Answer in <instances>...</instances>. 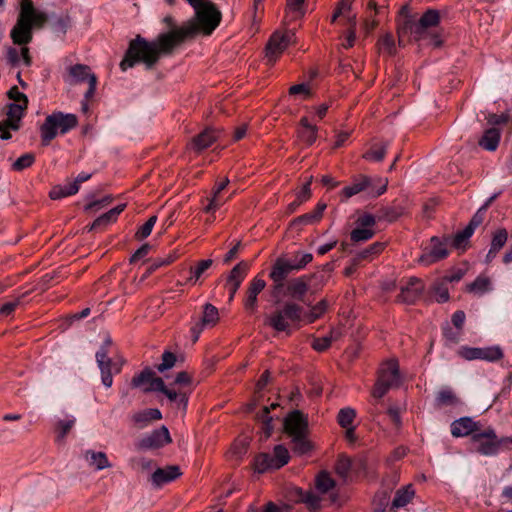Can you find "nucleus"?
Segmentation results:
<instances>
[{
	"label": "nucleus",
	"mask_w": 512,
	"mask_h": 512,
	"mask_svg": "<svg viewBox=\"0 0 512 512\" xmlns=\"http://www.w3.org/2000/svg\"><path fill=\"white\" fill-rule=\"evenodd\" d=\"M178 40L172 29L160 34L156 40L147 41L141 35H137L129 43L124 58L120 62L121 70L131 68L137 62H143L147 69H151L159 61L161 55H170L179 46Z\"/></svg>",
	"instance_id": "obj_1"
},
{
	"label": "nucleus",
	"mask_w": 512,
	"mask_h": 512,
	"mask_svg": "<svg viewBox=\"0 0 512 512\" xmlns=\"http://www.w3.org/2000/svg\"><path fill=\"white\" fill-rule=\"evenodd\" d=\"M222 19L221 12L211 1H206L195 10V18L179 28L172 29L178 43L181 45L197 34L208 36L217 28Z\"/></svg>",
	"instance_id": "obj_2"
},
{
	"label": "nucleus",
	"mask_w": 512,
	"mask_h": 512,
	"mask_svg": "<svg viewBox=\"0 0 512 512\" xmlns=\"http://www.w3.org/2000/svg\"><path fill=\"white\" fill-rule=\"evenodd\" d=\"M283 431L291 438L294 453L304 455L313 449V445L308 439V418L300 410H293L286 415Z\"/></svg>",
	"instance_id": "obj_3"
},
{
	"label": "nucleus",
	"mask_w": 512,
	"mask_h": 512,
	"mask_svg": "<svg viewBox=\"0 0 512 512\" xmlns=\"http://www.w3.org/2000/svg\"><path fill=\"white\" fill-rule=\"evenodd\" d=\"M304 319V308L293 301L285 302L280 308L265 318V325L277 332L290 334L293 328H299Z\"/></svg>",
	"instance_id": "obj_4"
},
{
	"label": "nucleus",
	"mask_w": 512,
	"mask_h": 512,
	"mask_svg": "<svg viewBox=\"0 0 512 512\" xmlns=\"http://www.w3.org/2000/svg\"><path fill=\"white\" fill-rule=\"evenodd\" d=\"M402 383L399 362L396 358L383 361L377 371V379L371 390L375 400L382 399L390 389L398 388Z\"/></svg>",
	"instance_id": "obj_5"
},
{
	"label": "nucleus",
	"mask_w": 512,
	"mask_h": 512,
	"mask_svg": "<svg viewBox=\"0 0 512 512\" xmlns=\"http://www.w3.org/2000/svg\"><path fill=\"white\" fill-rule=\"evenodd\" d=\"M78 125V119L74 114L53 112L48 115L40 127L41 143L48 146L57 136L58 132L65 134Z\"/></svg>",
	"instance_id": "obj_6"
},
{
	"label": "nucleus",
	"mask_w": 512,
	"mask_h": 512,
	"mask_svg": "<svg viewBox=\"0 0 512 512\" xmlns=\"http://www.w3.org/2000/svg\"><path fill=\"white\" fill-rule=\"evenodd\" d=\"M327 282L324 274H312L310 276L297 277L289 281L287 285V294L296 300L304 301V297L310 288L313 292L322 290Z\"/></svg>",
	"instance_id": "obj_7"
},
{
	"label": "nucleus",
	"mask_w": 512,
	"mask_h": 512,
	"mask_svg": "<svg viewBox=\"0 0 512 512\" xmlns=\"http://www.w3.org/2000/svg\"><path fill=\"white\" fill-rule=\"evenodd\" d=\"M112 345V340L107 338L100 350L96 353L97 364L101 371L102 383L107 387H111L113 383V373H119L121 371L123 360L119 362H113L109 357L108 348Z\"/></svg>",
	"instance_id": "obj_8"
},
{
	"label": "nucleus",
	"mask_w": 512,
	"mask_h": 512,
	"mask_svg": "<svg viewBox=\"0 0 512 512\" xmlns=\"http://www.w3.org/2000/svg\"><path fill=\"white\" fill-rule=\"evenodd\" d=\"M471 440L477 444V452L482 455H494L499 451L503 443H512V438L499 439L495 430L491 427L473 434Z\"/></svg>",
	"instance_id": "obj_9"
},
{
	"label": "nucleus",
	"mask_w": 512,
	"mask_h": 512,
	"mask_svg": "<svg viewBox=\"0 0 512 512\" xmlns=\"http://www.w3.org/2000/svg\"><path fill=\"white\" fill-rule=\"evenodd\" d=\"M431 29L421 26L412 16H406L397 24V36L399 46H405V37L409 35L415 42L428 39Z\"/></svg>",
	"instance_id": "obj_10"
},
{
	"label": "nucleus",
	"mask_w": 512,
	"mask_h": 512,
	"mask_svg": "<svg viewBox=\"0 0 512 512\" xmlns=\"http://www.w3.org/2000/svg\"><path fill=\"white\" fill-rule=\"evenodd\" d=\"M68 78L67 82L70 84L81 83L84 81H88L89 88L85 93V98L88 100L92 98L96 91L97 86V77L94 73L91 72V69L88 65L85 64H75L69 66L67 68Z\"/></svg>",
	"instance_id": "obj_11"
},
{
	"label": "nucleus",
	"mask_w": 512,
	"mask_h": 512,
	"mask_svg": "<svg viewBox=\"0 0 512 512\" xmlns=\"http://www.w3.org/2000/svg\"><path fill=\"white\" fill-rule=\"evenodd\" d=\"M294 34L286 31V32H274L269 38L266 48H265V56L270 63H275L276 60L281 56V54L287 49L290 45Z\"/></svg>",
	"instance_id": "obj_12"
},
{
	"label": "nucleus",
	"mask_w": 512,
	"mask_h": 512,
	"mask_svg": "<svg viewBox=\"0 0 512 512\" xmlns=\"http://www.w3.org/2000/svg\"><path fill=\"white\" fill-rule=\"evenodd\" d=\"M387 189V180L376 190L372 189V179L366 175H358L353 182L342 189V195L348 199L362 191H368L373 197L382 195Z\"/></svg>",
	"instance_id": "obj_13"
},
{
	"label": "nucleus",
	"mask_w": 512,
	"mask_h": 512,
	"mask_svg": "<svg viewBox=\"0 0 512 512\" xmlns=\"http://www.w3.org/2000/svg\"><path fill=\"white\" fill-rule=\"evenodd\" d=\"M459 355L465 360H486L490 362L498 361L503 358L502 350L497 347H461L458 351Z\"/></svg>",
	"instance_id": "obj_14"
},
{
	"label": "nucleus",
	"mask_w": 512,
	"mask_h": 512,
	"mask_svg": "<svg viewBox=\"0 0 512 512\" xmlns=\"http://www.w3.org/2000/svg\"><path fill=\"white\" fill-rule=\"evenodd\" d=\"M448 241V237L443 239H440L436 236L432 237L430 240L431 249L429 252H425L419 257V263L430 265L446 258L449 254L447 249Z\"/></svg>",
	"instance_id": "obj_15"
},
{
	"label": "nucleus",
	"mask_w": 512,
	"mask_h": 512,
	"mask_svg": "<svg viewBox=\"0 0 512 512\" xmlns=\"http://www.w3.org/2000/svg\"><path fill=\"white\" fill-rule=\"evenodd\" d=\"M172 442L169 430L166 426H161L154 430L151 434L142 438L137 447L142 450L159 449Z\"/></svg>",
	"instance_id": "obj_16"
},
{
	"label": "nucleus",
	"mask_w": 512,
	"mask_h": 512,
	"mask_svg": "<svg viewBox=\"0 0 512 512\" xmlns=\"http://www.w3.org/2000/svg\"><path fill=\"white\" fill-rule=\"evenodd\" d=\"M424 291L423 282L417 277H411L405 286L401 287V291L397 296V302L403 304H414Z\"/></svg>",
	"instance_id": "obj_17"
},
{
	"label": "nucleus",
	"mask_w": 512,
	"mask_h": 512,
	"mask_svg": "<svg viewBox=\"0 0 512 512\" xmlns=\"http://www.w3.org/2000/svg\"><path fill=\"white\" fill-rule=\"evenodd\" d=\"M292 271H294L292 262L281 257L276 259L269 274L276 289L283 287L284 280Z\"/></svg>",
	"instance_id": "obj_18"
},
{
	"label": "nucleus",
	"mask_w": 512,
	"mask_h": 512,
	"mask_svg": "<svg viewBox=\"0 0 512 512\" xmlns=\"http://www.w3.org/2000/svg\"><path fill=\"white\" fill-rule=\"evenodd\" d=\"M481 431V424L470 417H462L451 424V434L454 437H465Z\"/></svg>",
	"instance_id": "obj_19"
},
{
	"label": "nucleus",
	"mask_w": 512,
	"mask_h": 512,
	"mask_svg": "<svg viewBox=\"0 0 512 512\" xmlns=\"http://www.w3.org/2000/svg\"><path fill=\"white\" fill-rule=\"evenodd\" d=\"M182 475L178 465H169L164 468L156 469L152 476V482L156 487H161L163 484L176 480Z\"/></svg>",
	"instance_id": "obj_20"
},
{
	"label": "nucleus",
	"mask_w": 512,
	"mask_h": 512,
	"mask_svg": "<svg viewBox=\"0 0 512 512\" xmlns=\"http://www.w3.org/2000/svg\"><path fill=\"white\" fill-rule=\"evenodd\" d=\"M326 207V203L319 202L312 212L294 218L290 223V227H297L299 230H301L302 226L304 225H312L318 223L322 219Z\"/></svg>",
	"instance_id": "obj_21"
},
{
	"label": "nucleus",
	"mask_w": 512,
	"mask_h": 512,
	"mask_svg": "<svg viewBox=\"0 0 512 512\" xmlns=\"http://www.w3.org/2000/svg\"><path fill=\"white\" fill-rule=\"evenodd\" d=\"M220 131L213 128H206L200 134L193 137L191 147L200 152L210 147L220 136Z\"/></svg>",
	"instance_id": "obj_22"
},
{
	"label": "nucleus",
	"mask_w": 512,
	"mask_h": 512,
	"mask_svg": "<svg viewBox=\"0 0 512 512\" xmlns=\"http://www.w3.org/2000/svg\"><path fill=\"white\" fill-rule=\"evenodd\" d=\"M31 23L29 21L17 20L16 25L11 31V38L15 44L25 45L32 39Z\"/></svg>",
	"instance_id": "obj_23"
},
{
	"label": "nucleus",
	"mask_w": 512,
	"mask_h": 512,
	"mask_svg": "<svg viewBox=\"0 0 512 512\" xmlns=\"http://www.w3.org/2000/svg\"><path fill=\"white\" fill-rule=\"evenodd\" d=\"M266 282L258 277H255L247 290V297L244 302V307L247 310L254 311L257 307V296L265 288Z\"/></svg>",
	"instance_id": "obj_24"
},
{
	"label": "nucleus",
	"mask_w": 512,
	"mask_h": 512,
	"mask_svg": "<svg viewBox=\"0 0 512 512\" xmlns=\"http://www.w3.org/2000/svg\"><path fill=\"white\" fill-rule=\"evenodd\" d=\"M318 129L315 125L309 123L307 117H302L297 130L298 138L307 145H312L317 139Z\"/></svg>",
	"instance_id": "obj_25"
},
{
	"label": "nucleus",
	"mask_w": 512,
	"mask_h": 512,
	"mask_svg": "<svg viewBox=\"0 0 512 512\" xmlns=\"http://www.w3.org/2000/svg\"><path fill=\"white\" fill-rule=\"evenodd\" d=\"M125 204H120L108 212L102 214L98 218L94 220V222L89 227V231L98 229V228H104L107 225L115 222L117 220L118 215L125 209Z\"/></svg>",
	"instance_id": "obj_26"
},
{
	"label": "nucleus",
	"mask_w": 512,
	"mask_h": 512,
	"mask_svg": "<svg viewBox=\"0 0 512 512\" xmlns=\"http://www.w3.org/2000/svg\"><path fill=\"white\" fill-rule=\"evenodd\" d=\"M501 138V132L498 128L487 129L479 139L478 144L485 150L494 151L497 149Z\"/></svg>",
	"instance_id": "obj_27"
},
{
	"label": "nucleus",
	"mask_w": 512,
	"mask_h": 512,
	"mask_svg": "<svg viewBox=\"0 0 512 512\" xmlns=\"http://www.w3.org/2000/svg\"><path fill=\"white\" fill-rule=\"evenodd\" d=\"M85 459L89 462V465L94 467L96 470H103L111 467V463L104 452L87 450L85 452Z\"/></svg>",
	"instance_id": "obj_28"
},
{
	"label": "nucleus",
	"mask_w": 512,
	"mask_h": 512,
	"mask_svg": "<svg viewBox=\"0 0 512 512\" xmlns=\"http://www.w3.org/2000/svg\"><path fill=\"white\" fill-rule=\"evenodd\" d=\"M228 184V178H224L220 183L216 184L212 191V197L209 200V204L204 209L206 213L216 211L223 204L219 195L227 187Z\"/></svg>",
	"instance_id": "obj_29"
},
{
	"label": "nucleus",
	"mask_w": 512,
	"mask_h": 512,
	"mask_svg": "<svg viewBox=\"0 0 512 512\" xmlns=\"http://www.w3.org/2000/svg\"><path fill=\"white\" fill-rule=\"evenodd\" d=\"M491 289V280L486 275H479L473 282L466 286L469 293L482 295Z\"/></svg>",
	"instance_id": "obj_30"
},
{
	"label": "nucleus",
	"mask_w": 512,
	"mask_h": 512,
	"mask_svg": "<svg viewBox=\"0 0 512 512\" xmlns=\"http://www.w3.org/2000/svg\"><path fill=\"white\" fill-rule=\"evenodd\" d=\"M328 303L326 299H322L317 304L310 307L309 312L304 311V319L303 322L311 324L314 323L317 319L321 318L324 313L327 311Z\"/></svg>",
	"instance_id": "obj_31"
},
{
	"label": "nucleus",
	"mask_w": 512,
	"mask_h": 512,
	"mask_svg": "<svg viewBox=\"0 0 512 512\" xmlns=\"http://www.w3.org/2000/svg\"><path fill=\"white\" fill-rule=\"evenodd\" d=\"M335 485V480L326 471H321L315 478V488L321 494L328 493Z\"/></svg>",
	"instance_id": "obj_32"
},
{
	"label": "nucleus",
	"mask_w": 512,
	"mask_h": 512,
	"mask_svg": "<svg viewBox=\"0 0 512 512\" xmlns=\"http://www.w3.org/2000/svg\"><path fill=\"white\" fill-rule=\"evenodd\" d=\"M414 494L415 492L411 484L397 490L392 501V508L404 507L412 500Z\"/></svg>",
	"instance_id": "obj_33"
},
{
	"label": "nucleus",
	"mask_w": 512,
	"mask_h": 512,
	"mask_svg": "<svg viewBox=\"0 0 512 512\" xmlns=\"http://www.w3.org/2000/svg\"><path fill=\"white\" fill-rule=\"evenodd\" d=\"M377 49L379 53H384L393 56L396 53L395 40L391 33H386L381 36L377 41Z\"/></svg>",
	"instance_id": "obj_34"
},
{
	"label": "nucleus",
	"mask_w": 512,
	"mask_h": 512,
	"mask_svg": "<svg viewBox=\"0 0 512 512\" xmlns=\"http://www.w3.org/2000/svg\"><path fill=\"white\" fill-rule=\"evenodd\" d=\"M78 191H79V186H77L76 184L70 183L66 186L56 185L50 190L49 197L52 200H58V199H61V198L67 197V196L74 195Z\"/></svg>",
	"instance_id": "obj_35"
},
{
	"label": "nucleus",
	"mask_w": 512,
	"mask_h": 512,
	"mask_svg": "<svg viewBox=\"0 0 512 512\" xmlns=\"http://www.w3.org/2000/svg\"><path fill=\"white\" fill-rule=\"evenodd\" d=\"M162 419V413L159 409L150 408L146 409L142 412H138L133 415V421L137 424L146 425L150 421L160 420Z\"/></svg>",
	"instance_id": "obj_36"
},
{
	"label": "nucleus",
	"mask_w": 512,
	"mask_h": 512,
	"mask_svg": "<svg viewBox=\"0 0 512 512\" xmlns=\"http://www.w3.org/2000/svg\"><path fill=\"white\" fill-rule=\"evenodd\" d=\"M154 375H155V372L151 368L146 367L139 374L135 375L132 378L131 387L132 388H141L143 390L144 387L150 385Z\"/></svg>",
	"instance_id": "obj_37"
},
{
	"label": "nucleus",
	"mask_w": 512,
	"mask_h": 512,
	"mask_svg": "<svg viewBox=\"0 0 512 512\" xmlns=\"http://www.w3.org/2000/svg\"><path fill=\"white\" fill-rule=\"evenodd\" d=\"M387 150V143H376L363 154V158L370 161L380 162L384 159Z\"/></svg>",
	"instance_id": "obj_38"
},
{
	"label": "nucleus",
	"mask_w": 512,
	"mask_h": 512,
	"mask_svg": "<svg viewBox=\"0 0 512 512\" xmlns=\"http://www.w3.org/2000/svg\"><path fill=\"white\" fill-rule=\"evenodd\" d=\"M273 462H274V468L280 469L281 467L285 466L289 460L290 455L288 449L283 445H276L273 449Z\"/></svg>",
	"instance_id": "obj_39"
},
{
	"label": "nucleus",
	"mask_w": 512,
	"mask_h": 512,
	"mask_svg": "<svg viewBox=\"0 0 512 512\" xmlns=\"http://www.w3.org/2000/svg\"><path fill=\"white\" fill-rule=\"evenodd\" d=\"M248 268H249V265L247 262H244V261L239 262L231 270L230 275L228 276L227 282L228 283H237L238 285H241L242 281L244 280V278L247 274Z\"/></svg>",
	"instance_id": "obj_40"
},
{
	"label": "nucleus",
	"mask_w": 512,
	"mask_h": 512,
	"mask_svg": "<svg viewBox=\"0 0 512 512\" xmlns=\"http://www.w3.org/2000/svg\"><path fill=\"white\" fill-rule=\"evenodd\" d=\"M274 465L272 455L270 454L261 453L255 457L254 468L258 473H264L270 469H275Z\"/></svg>",
	"instance_id": "obj_41"
},
{
	"label": "nucleus",
	"mask_w": 512,
	"mask_h": 512,
	"mask_svg": "<svg viewBox=\"0 0 512 512\" xmlns=\"http://www.w3.org/2000/svg\"><path fill=\"white\" fill-rule=\"evenodd\" d=\"M385 248V243L375 242L369 247L363 249L356 255V261L372 259L374 256L379 255Z\"/></svg>",
	"instance_id": "obj_42"
},
{
	"label": "nucleus",
	"mask_w": 512,
	"mask_h": 512,
	"mask_svg": "<svg viewBox=\"0 0 512 512\" xmlns=\"http://www.w3.org/2000/svg\"><path fill=\"white\" fill-rule=\"evenodd\" d=\"M421 26H425L427 28H434L440 23V14L438 10L428 9L426 12L418 20Z\"/></svg>",
	"instance_id": "obj_43"
},
{
	"label": "nucleus",
	"mask_w": 512,
	"mask_h": 512,
	"mask_svg": "<svg viewBox=\"0 0 512 512\" xmlns=\"http://www.w3.org/2000/svg\"><path fill=\"white\" fill-rule=\"evenodd\" d=\"M300 500L305 503L309 509L316 511L320 508L321 498L313 491L299 490Z\"/></svg>",
	"instance_id": "obj_44"
},
{
	"label": "nucleus",
	"mask_w": 512,
	"mask_h": 512,
	"mask_svg": "<svg viewBox=\"0 0 512 512\" xmlns=\"http://www.w3.org/2000/svg\"><path fill=\"white\" fill-rule=\"evenodd\" d=\"M75 419L60 420L55 425L56 441L64 443L66 435L74 426Z\"/></svg>",
	"instance_id": "obj_45"
},
{
	"label": "nucleus",
	"mask_w": 512,
	"mask_h": 512,
	"mask_svg": "<svg viewBox=\"0 0 512 512\" xmlns=\"http://www.w3.org/2000/svg\"><path fill=\"white\" fill-rule=\"evenodd\" d=\"M219 320L218 310L210 303L205 304L201 321L206 326H214Z\"/></svg>",
	"instance_id": "obj_46"
},
{
	"label": "nucleus",
	"mask_w": 512,
	"mask_h": 512,
	"mask_svg": "<svg viewBox=\"0 0 512 512\" xmlns=\"http://www.w3.org/2000/svg\"><path fill=\"white\" fill-rule=\"evenodd\" d=\"M458 402L455 393L450 389L441 390L436 397V405L438 407L452 406Z\"/></svg>",
	"instance_id": "obj_47"
},
{
	"label": "nucleus",
	"mask_w": 512,
	"mask_h": 512,
	"mask_svg": "<svg viewBox=\"0 0 512 512\" xmlns=\"http://www.w3.org/2000/svg\"><path fill=\"white\" fill-rule=\"evenodd\" d=\"M472 235L473 232L470 231V228L465 227L462 231L455 234L452 239V246L455 249H465Z\"/></svg>",
	"instance_id": "obj_48"
},
{
	"label": "nucleus",
	"mask_w": 512,
	"mask_h": 512,
	"mask_svg": "<svg viewBox=\"0 0 512 512\" xmlns=\"http://www.w3.org/2000/svg\"><path fill=\"white\" fill-rule=\"evenodd\" d=\"M212 263L211 259L199 261L195 267L190 268L191 276L188 281L196 283L201 275L212 266Z\"/></svg>",
	"instance_id": "obj_49"
},
{
	"label": "nucleus",
	"mask_w": 512,
	"mask_h": 512,
	"mask_svg": "<svg viewBox=\"0 0 512 512\" xmlns=\"http://www.w3.org/2000/svg\"><path fill=\"white\" fill-rule=\"evenodd\" d=\"M175 259H176V257L172 254H170L164 258L154 259L150 263V265L147 267V269L143 275V278L149 277L153 272H155L158 268H160L162 266L170 265L172 262L175 261Z\"/></svg>",
	"instance_id": "obj_50"
},
{
	"label": "nucleus",
	"mask_w": 512,
	"mask_h": 512,
	"mask_svg": "<svg viewBox=\"0 0 512 512\" xmlns=\"http://www.w3.org/2000/svg\"><path fill=\"white\" fill-rule=\"evenodd\" d=\"M356 417V412L352 408H343L337 415V422L342 428L353 426V421Z\"/></svg>",
	"instance_id": "obj_51"
},
{
	"label": "nucleus",
	"mask_w": 512,
	"mask_h": 512,
	"mask_svg": "<svg viewBox=\"0 0 512 512\" xmlns=\"http://www.w3.org/2000/svg\"><path fill=\"white\" fill-rule=\"evenodd\" d=\"M375 234V231L370 228L357 227L350 233L351 241L353 242H364L371 239Z\"/></svg>",
	"instance_id": "obj_52"
},
{
	"label": "nucleus",
	"mask_w": 512,
	"mask_h": 512,
	"mask_svg": "<svg viewBox=\"0 0 512 512\" xmlns=\"http://www.w3.org/2000/svg\"><path fill=\"white\" fill-rule=\"evenodd\" d=\"M163 394L170 401H178L179 405L182 406L183 411L186 410L187 404H188V396H187L186 392L175 391V390L166 388V390L163 392Z\"/></svg>",
	"instance_id": "obj_53"
},
{
	"label": "nucleus",
	"mask_w": 512,
	"mask_h": 512,
	"mask_svg": "<svg viewBox=\"0 0 512 512\" xmlns=\"http://www.w3.org/2000/svg\"><path fill=\"white\" fill-rule=\"evenodd\" d=\"M350 469H351V459L345 455H340L335 464L336 473L339 476L346 478L350 472Z\"/></svg>",
	"instance_id": "obj_54"
},
{
	"label": "nucleus",
	"mask_w": 512,
	"mask_h": 512,
	"mask_svg": "<svg viewBox=\"0 0 512 512\" xmlns=\"http://www.w3.org/2000/svg\"><path fill=\"white\" fill-rule=\"evenodd\" d=\"M35 162V155L33 153H26L20 156L13 164L12 169L14 171H22L29 168Z\"/></svg>",
	"instance_id": "obj_55"
},
{
	"label": "nucleus",
	"mask_w": 512,
	"mask_h": 512,
	"mask_svg": "<svg viewBox=\"0 0 512 512\" xmlns=\"http://www.w3.org/2000/svg\"><path fill=\"white\" fill-rule=\"evenodd\" d=\"M508 239V233L506 229H498L494 232L492 240H491V246L497 251H500L504 245L506 244Z\"/></svg>",
	"instance_id": "obj_56"
},
{
	"label": "nucleus",
	"mask_w": 512,
	"mask_h": 512,
	"mask_svg": "<svg viewBox=\"0 0 512 512\" xmlns=\"http://www.w3.org/2000/svg\"><path fill=\"white\" fill-rule=\"evenodd\" d=\"M445 281L438 282L433 287L434 297L437 302L445 303L449 300V290Z\"/></svg>",
	"instance_id": "obj_57"
},
{
	"label": "nucleus",
	"mask_w": 512,
	"mask_h": 512,
	"mask_svg": "<svg viewBox=\"0 0 512 512\" xmlns=\"http://www.w3.org/2000/svg\"><path fill=\"white\" fill-rule=\"evenodd\" d=\"M380 219L387 220L389 222H393L397 220L402 214H403V208L402 207H384L380 211Z\"/></svg>",
	"instance_id": "obj_58"
},
{
	"label": "nucleus",
	"mask_w": 512,
	"mask_h": 512,
	"mask_svg": "<svg viewBox=\"0 0 512 512\" xmlns=\"http://www.w3.org/2000/svg\"><path fill=\"white\" fill-rule=\"evenodd\" d=\"M157 222V216L156 215H153L151 216L139 229L138 231L136 232L135 234V237L138 239V240H142V239H145L147 238L151 232H152V229L154 227V225L156 224Z\"/></svg>",
	"instance_id": "obj_59"
},
{
	"label": "nucleus",
	"mask_w": 512,
	"mask_h": 512,
	"mask_svg": "<svg viewBox=\"0 0 512 512\" xmlns=\"http://www.w3.org/2000/svg\"><path fill=\"white\" fill-rule=\"evenodd\" d=\"M351 8L352 2L350 0H339L331 17V23H335L340 16H344L346 13L351 12Z\"/></svg>",
	"instance_id": "obj_60"
},
{
	"label": "nucleus",
	"mask_w": 512,
	"mask_h": 512,
	"mask_svg": "<svg viewBox=\"0 0 512 512\" xmlns=\"http://www.w3.org/2000/svg\"><path fill=\"white\" fill-rule=\"evenodd\" d=\"M26 109H27L26 105L10 103L8 105L7 116L9 118H11V120H14L15 122H17L20 125V121L23 117V112Z\"/></svg>",
	"instance_id": "obj_61"
},
{
	"label": "nucleus",
	"mask_w": 512,
	"mask_h": 512,
	"mask_svg": "<svg viewBox=\"0 0 512 512\" xmlns=\"http://www.w3.org/2000/svg\"><path fill=\"white\" fill-rule=\"evenodd\" d=\"M36 13L35 9H34V5H33V1L32 0H22L21 1V10H20V14H19V18L20 20H24L25 22L26 21H29L30 22V18Z\"/></svg>",
	"instance_id": "obj_62"
},
{
	"label": "nucleus",
	"mask_w": 512,
	"mask_h": 512,
	"mask_svg": "<svg viewBox=\"0 0 512 512\" xmlns=\"http://www.w3.org/2000/svg\"><path fill=\"white\" fill-rule=\"evenodd\" d=\"M313 260L311 253L297 252L295 254V261L292 263L294 270L298 271L305 268Z\"/></svg>",
	"instance_id": "obj_63"
},
{
	"label": "nucleus",
	"mask_w": 512,
	"mask_h": 512,
	"mask_svg": "<svg viewBox=\"0 0 512 512\" xmlns=\"http://www.w3.org/2000/svg\"><path fill=\"white\" fill-rule=\"evenodd\" d=\"M176 356L169 351H165L162 355V362L157 366L158 371L163 372L175 365Z\"/></svg>",
	"instance_id": "obj_64"
}]
</instances>
